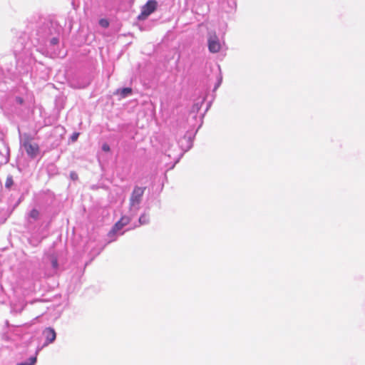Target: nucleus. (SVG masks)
<instances>
[{
  "instance_id": "1",
  "label": "nucleus",
  "mask_w": 365,
  "mask_h": 365,
  "mask_svg": "<svg viewBox=\"0 0 365 365\" xmlns=\"http://www.w3.org/2000/svg\"><path fill=\"white\" fill-rule=\"evenodd\" d=\"M23 147L26 154L31 158H35L40 152V148L38 143H34L33 138L27 134L24 135Z\"/></svg>"
},
{
  "instance_id": "2",
  "label": "nucleus",
  "mask_w": 365,
  "mask_h": 365,
  "mask_svg": "<svg viewBox=\"0 0 365 365\" xmlns=\"http://www.w3.org/2000/svg\"><path fill=\"white\" fill-rule=\"evenodd\" d=\"M158 6V2L155 0H149L141 9V13L138 16V20H145L148 16L153 13Z\"/></svg>"
},
{
  "instance_id": "3",
  "label": "nucleus",
  "mask_w": 365,
  "mask_h": 365,
  "mask_svg": "<svg viewBox=\"0 0 365 365\" xmlns=\"http://www.w3.org/2000/svg\"><path fill=\"white\" fill-rule=\"evenodd\" d=\"M208 49L211 53H217L221 48V45L219 41L218 37L214 33L210 35L208 38Z\"/></svg>"
},
{
  "instance_id": "4",
  "label": "nucleus",
  "mask_w": 365,
  "mask_h": 365,
  "mask_svg": "<svg viewBox=\"0 0 365 365\" xmlns=\"http://www.w3.org/2000/svg\"><path fill=\"white\" fill-rule=\"evenodd\" d=\"M144 192V188L135 187L130 196V205L133 206L140 203Z\"/></svg>"
},
{
  "instance_id": "5",
  "label": "nucleus",
  "mask_w": 365,
  "mask_h": 365,
  "mask_svg": "<svg viewBox=\"0 0 365 365\" xmlns=\"http://www.w3.org/2000/svg\"><path fill=\"white\" fill-rule=\"evenodd\" d=\"M43 334L46 338V345L53 343L56 337V333L51 327L46 328L43 331Z\"/></svg>"
},
{
  "instance_id": "6",
  "label": "nucleus",
  "mask_w": 365,
  "mask_h": 365,
  "mask_svg": "<svg viewBox=\"0 0 365 365\" xmlns=\"http://www.w3.org/2000/svg\"><path fill=\"white\" fill-rule=\"evenodd\" d=\"M130 221V219L129 217L125 215L122 216L120 219L113 225L112 228V232L114 233L118 232V230H121L124 226L129 224Z\"/></svg>"
},
{
  "instance_id": "7",
  "label": "nucleus",
  "mask_w": 365,
  "mask_h": 365,
  "mask_svg": "<svg viewBox=\"0 0 365 365\" xmlns=\"http://www.w3.org/2000/svg\"><path fill=\"white\" fill-rule=\"evenodd\" d=\"M133 90L131 88H123L118 89L115 92L116 94H119L121 98H125L126 96L132 94Z\"/></svg>"
},
{
  "instance_id": "8",
  "label": "nucleus",
  "mask_w": 365,
  "mask_h": 365,
  "mask_svg": "<svg viewBox=\"0 0 365 365\" xmlns=\"http://www.w3.org/2000/svg\"><path fill=\"white\" fill-rule=\"evenodd\" d=\"M36 362V357L33 356L29 359V361L19 363L17 365H34Z\"/></svg>"
},
{
  "instance_id": "9",
  "label": "nucleus",
  "mask_w": 365,
  "mask_h": 365,
  "mask_svg": "<svg viewBox=\"0 0 365 365\" xmlns=\"http://www.w3.org/2000/svg\"><path fill=\"white\" fill-rule=\"evenodd\" d=\"M39 216V212L36 209H33L29 213V217L34 220H37Z\"/></svg>"
},
{
  "instance_id": "10",
  "label": "nucleus",
  "mask_w": 365,
  "mask_h": 365,
  "mask_svg": "<svg viewBox=\"0 0 365 365\" xmlns=\"http://www.w3.org/2000/svg\"><path fill=\"white\" fill-rule=\"evenodd\" d=\"M14 184L13 178L11 176L7 177L5 182V187L9 189Z\"/></svg>"
},
{
  "instance_id": "11",
  "label": "nucleus",
  "mask_w": 365,
  "mask_h": 365,
  "mask_svg": "<svg viewBox=\"0 0 365 365\" xmlns=\"http://www.w3.org/2000/svg\"><path fill=\"white\" fill-rule=\"evenodd\" d=\"M99 24L103 28H108L109 26V21L106 19H101L99 21Z\"/></svg>"
},
{
  "instance_id": "12",
  "label": "nucleus",
  "mask_w": 365,
  "mask_h": 365,
  "mask_svg": "<svg viewBox=\"0 0 365 365\" xmlns=\"http://www.w3.org/2000/svg\"><path fill=\"white\" fill-rule=\"evenodd\" d=\"M70 177L73 180H77L78 179V174L74 171L71 172Z\"/></svg>"
},
{
  "instance_id": "13",
  "label": "nucleus",
  "mask_w": 365,
  "mask_h": 365,
  "mask_svg": "<svg viewBox=\"0 0 365 365\" xmlns=\"http://www.w3.org/2000/svg\"><path fill=\"white\" fill-rule=\"evenodd\" d=\"M147 216L145 215H142L139 218V222L141 225L145 224L147 221Z\"/></svg>"
},
{
  "instance_id": "14",
  "label": "nucleus",
  "mask_w": 365,
  "mask_h": 365,
  "mask_svg": "<svg viewBox=\"0 0 365 365\" xmlns=\"http://www.w3.org/2000/svg\"><path fill=\"white\" fill-rule=\"evenodd\" d=\"M102 150L105 152H109L110 151V146L107 143H104L102 146Z\"/></svg>"
},
{
  "instance_id": "15",
  "label": "nucleus",
  "mask_w": 365,
  "mask_h": 365,
  "mask_svg": "<svg viewBox=\"0 0 365 365\" xmlns=\"http://www.w3.org/2000/svg\"><path fill=\"white\" fill-rule=\"evenodd\" d=\"M78 135H79V133H73V135H71V140L76 141L78 139Z\"/></svg>"
},
{
  "instance_id": "16",
  "label": "nucleus",
  "mask_w": 365,
  "mask_h": 365,
  "mask_svg": "<svg viewBox=\"0 0 365 365\" xmlns=\"http://www.w3.org/2000/svg\"><path fill=\"white\" fill-rule=\"evenodd\" d=\"M16 102H17L18 103H19V104H23V103H24V100H23V98H21V97H16Z\"/></svg>"
},
{
  "instance_id": "17",
  "label": "nucleus",
  "mask_w": 365,
  "mask_h": 365,
  "mask_svg": "<svg viewBox=\"0 0 365 365\" xmlns=\"http://www.w3.org/2000/svg\"><path fill=\"white\" fill-rule=\"evenodd\" d=\"M51 43L53 45H56L58 43V39L57 38H53L51 40Z\"/></svg>"
},
{
  "instance_id": "18",
  "label": "nucleus",
  "mask_w": 365,
  "mask_h": 365,
  "mask_svg": "<svg viewBox=\"0 0 365 365\" xmlns=\"http://www.w3.org/2000/svg\"><path fill=\"white\" fill-rule=\"evenodd\" d=\"M53 265L54 267H57V261H56V259H55V260H53Z\"/></svg>"
}]
</instances>
